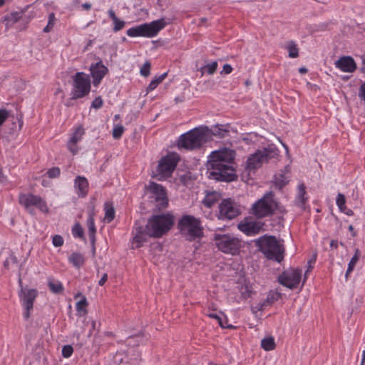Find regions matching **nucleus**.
Returning a JSON list of instances; mask_svg holds the SVG:
<instances>
[{
	"mask_svg": "<svg viewBox=\"0 0 365 365\" xmlns=\"http://www.w3.org/2000/svg\"><path fill=\"white\" fill-rule=\"evenodd\" d=\"M235 151L224 148L211 153L208 161V178L218 181L231 182L235 178L233 168Z\"/></svg>",
	"mask_w": 365,
	"mask_h": 365,
	"instance_id": "1",
	"label": "nucleus"
},
{
	"mask_svg": "<svg viewBox=\"0 0 365 365\" xmlns=\"http://www.w3.org/2000/svg\"><path fill=\"white\" fill-rule=\"evenodd\" d=\"M259 250L269 259L281 262L284 256V240L274 236L264 235L255 240Z\"/></svg>",
	"mask_w": 365,
	"mask_h": 365,
	"instance_id": "2",
	"label": "nucleus"
},
{
	"mask_svg": "<svg viewBox=\"0 0 365 365\" xmlns=\"http://www.w3.org/2000/svg\"><path fill=\"white\" fill-rule=\"evenodd\" d=\"M277 211L283 213L285 210L277 201L272 192L265 193L251 207V213L258 219L272 216Z\"/></svg>",
	"mask_w": 365,
	"mask_h": 365,
	"instance_id": "3",
	"label": "nucleus"
},
{
	"mask_svg": "<svg viewBox=\"0 0 365 365\" xmlns=\"http://www.w3.org/2000/svg\"><path fill=\"white\" fill-rule=\"evenodd\" d=\"M210 138L207 128H197L181 135L178 140V147L186 150H193L200 148Z\"/></svg>",
	"mask_w": 365,
	"mask_h": 365,
	"instance_id": "4",
	"label": "nucleus"
},
{
	"mask_svg": "<svg viewBox=\"0 0 365 365\" xmlns=\"http://www.w3.org/2000/svg\"><path fill=\"white\" fill-rule=\"evenodd\" d=\"M174 223V217L170 214L154 215L149 219L146 225V230L151 237H161Z\"/></svg>",
	"mask_w": 365,
	"mask_h": 365,
	"instance_id": "5",
	"label": "nucleus"
},
{
	"mask_svg": "<svg viewBox=\"0 0 365 365\" xmlns=\"http://www.w3.org/2000/svg\"><path fill=\"white\" fill-rule=\"evenodd\" d=\"M168 23L162 18L150 23L143 24L127 30L126 34L130 37H147L152 38L164 29Z\"/></svg>",
	"mask_w": 365,
	"mask_h": 365,
	"instance_id": "6",
	"label": "nucleus"
},
{
	"mask_svg": "<svg viewBox=\"0 0 365 365\" xmlns=\"http://www.w3.org/2000/svg\"><path fill=\"white\" fill-rule=\"evenodd\" d=\"M182 235L187 240H193L202 235V227L199 219L192 215H183L178 222Z\"/></svg>",
	"mask_w": 365,
	"mask_h": 365,
	"instance_id": "7",
	"label": "nucleus"
},
{
	"mask_svg": "<svg viewBox=\"0 0 365 365\" xmlns=\"http://www.w3.org/2000/svg\"><path fill=\"white\" fill-rule=\"evenodd\" d=\"M213 240L219 250L232 255H237L241 247L238 238L229 234H215Z\"/></svg>",
	"mask_w": 365,
	"mask_h": 365,
	"instance_id": "8",
	"label": "nucleus"
},
{
	"mask_svg": "<svg viewBox=\"0 0 365 365\" xmlns=\"http://www.w3.org/2000/svg\"><path fill=\"white\" fill-rule=\"evenodd\" d=\"M277 155V150L274 148L269 147L262 150H258L247 158L245 169L249 173L255 171L260 168L263 163L267 162Z\"/></svg>",
	"mask_w": 365,
	"mask_h": 365,
	"instance_id": "9",
	"label": "nucleus"
},
{
	"mask_svg": "<svg viewBox=\"0 0 365 365\" xmlns=\"http://www.w3.org/2000/svg\"><path fill=\"white\" fill-rule=\"evenodd\" d=\"M19 202L31 215H34V207L44 213H47L49 211V208L44 199L32 193L20 194Z\"/></svg>",
	"mask_w": 365,
	"mask_h": 365,
	"instance_id": "10",
	"label": "nucleus"
},
{
	"mask_svg": "<svg viewBox=\"0 0 365 365\" xmlns=\"http://www.w3.org/2000/svg\"><path fill=\"white\" fill-rule=\"evenodd\" d=\"M91 91V78L83 72H77L73 76L71 97L73 99L81 98L87 96Z\"/></svg>",
	"mask_w": 365,
	"mask_h": 365,
	"instance_id": "11",
	"label": "nucleus"
},
{
	"mask_svg": "<svg viewBox=\"0 0 365 365\" xmlns=\"http://www.w3.org/2000/svg\"><path fill=\"white\" fill-rule=\"evenodd\" d=\"M179 158L178 155L172 153L162 158L157 167L156 175L159 180H163L172 174L175 169Z\"/></svg>",
	"mask_w": 365,
	"mask_h": 365,
	"instance_id": "12",
	"label": "nucleus"
},
{
	"mask_svg": "<svg viewBox=\"0 0 365 365\" xmlns=\"http://www.w3.org/2000/svg\"><path fill=\"white\" fill-rule=\"evenodd\" d=\"M240 213V206L230 198L223 200L219 205V218L221 220H232Z\"/></svg>",
	"mask_w": 365,
	"mask_h": 365,
	"instance_id": "13",
	"label": "nucleus"
},
{
	"mask_svg": "<svg viewBox=\"0 0 365 365\" xmlns=\"http://www.w3.org/2000/svg\"><path fill=\"white\" fill-rule=\"evenodd\" d=\"M38 292L35 289L21 288L19 292V299L22 307H24V317L26 320L31 316V312L34 308V303L37 297Z\"/></svg>",
	"mask_w": 365,
	"mask_h": 365,
	"instance_id": "14",
	"label": "nucleus"
},
{
	"mask_svg": "<svg viewBox=\"0 0 365 365\" xmlns=\"http://www.w3.org/2000/svg\"><path fill=\"white\" fill-rule=\"evenodd\" d=\"M145 187L150 192V197L155 200L158 206L165 207L168 205L167 193L165 189L161 185L150 182Z\"/></svg>",
	"mask_w": 365,
	"mask_h": 365,
	"instance_id": "15",
	"label": "nucleus"
},
{
	"mask_svg": "<svg viewBox=\"0 0 365 365\" xmlns=\"http://www.w3.org/2000/svg\"><path fill=\"white\" fill-rule=\"evenodd\" d=\"M302 271L300 269H292L284 272L279 278L280 284L292 289L296 288L301 280Z\"/></svg>",
	"mask_w": 365,
	"mask_h": 365,
	"instance_id": "16",
	"label": "nucleus"
},
{
	"mask_svg": "<svg viewBox=\"0 0 365 365\" xmlns=\"http://www.w3.org/2000/svg\"><path fill=\"white\" fill-rule=\"evenodd\" d=\"M91 75L93 78V83L98 86L108 71V68L103 63L102 61H99L96 63H93L90 67Z\"/></svg>",
	"mask_w": 365,
	"mask_h": 365,
	"instance_id": "17",
	"label": "nucleus"
},
{
	"mask_svg": "<svg viewBox=\"0 0 365 365\" xmlns=\"http://www.w3.org/2000/svg\"><path fill=\"white\" fill-rule=\"evenodd\" d=\"M238 229L248 236H254L259 233L262 224L254 220H243L237 225Z\"/></svg>",
	"mask_w": 365,
	"mask_h": 365,
	"instance_id": "18",
	"label": "nucleus"
},
{
	"mask_svg": "<svg viewBox=\"0 0 365 365\" xmlns=\"http://www.w3.org/2000/svg\"><path fill=\"white\" fill-rule=\"evenodd\" d=\"M335 67L343 72L351 73L356 68V64L351 56H342L334 63Z\"/></svg>",
	"mask_w": 365,
	"mask_h": 365,
	"instance_id": "19",
	"label": "nucleus"
},
{
	"mask_svg": "<svg viewBox=\"0 0 365 365\" xmlns=\"http://www.w3.org/2000/svg\"><path fill=\"white\" fill-rule=\"evenodd\" d=\"M84 135V129L82 126H78L76 128L75 131L73 133L71 139L68 142L67 147L68 149L73 154H76L78 151V148L77 147V143L82 139L83 135Z\"/></svg>",
	"mask_w": 365,
	"mask_h": 365,
	"instance_id": "20",
	"label": "nucleus"
},
{
	"mask_svg": "<svg viewBox=\"0 0 365 365\" xmlns=\"http://www.w3.org/2000/svg\"><path fill=\"white\" fill-rule=\"evenodd\" d=\"M133 244L135 245V248L140 247L143 242H145L148 237V231L146 227L143 228L140 226H136L133 231Z\"/></svg>",
	"mask_w": 365,
	"mask_h": 365,
	"instance_id": "21",
	"label": "nucleus"
},
{
	"mask_svg": "<svg viewBox=\"0 0 365 365\" xmlns=\"http://www.w3.org/2000/svg\"><path fill=\"white\" fill-rule=\"evenodd\" d=\"M74 187L78 196L84 197L88 191V180L83 176H77L74 180Z\"/></svg>",
	"mask_w": 365,
	"mask_h": 365,
	"instance_id": "22",
	"label": "nucleus"
},
{
	"mask_svg": "<svg viewBox=\"0 0 365 365\" xmlns=\"http://www.w3.org/2000/svg\"><path fill=\"white\" fill-rule=\"evenodd\" d=\"M289 178L290 170L289 166H287L284 168V170H282L281 172L275 175L274 185L279 189H282L289 182Z\"/></svg>",
	"mask_w": 365,
	"mask_h": 365,
	"instance_id": "23",
	"label": "nucleus"
},
{
	"mask_svg": "<svg viewBox=\"0 0 365 365\" xmlns=\"http://www.w3.org/2000/svg\"><path fill=\"white\" fill-rule=\"evenodd\" d=\"M94 217H95V212H94V209L92 208L91 210H90L88 211V217L86 223H87V227H88V230L89 238H90V240L91 241V242H93V243L95 242V235H96V232Z\"/></svg>",
	"mask_w": 365,
	"mask_h": 365,
	"instance_id": "24",
	"label": "nucleus"
},
{
	"mask_svg": "<svg viewBox=\"0 0 365 365\" xmlns=\"http://www.w3.org/2000/svg\"><path fill=\"white\" fill-rule=\"evenodd\" d=\"M26 9H23L21 11H14L10 14L6 16L4 19V22L6 29L12 27L16 22H18L23 16Z\"/></svg>",
	"mask_w": 365,
	"mask_h": 365,
	"instance_id": "25",
	"label": "nucleus"
},
{
	"mask_svg": "<svg viewBox=\"0 0 365 365\" xmlns=\"http://www.w3.org/2000/svg\"><path fill=\"white\" fill-rule=\"evenodd\" d=\"M105 217L104 221L110 222L115 218V209L112 202H106L104 204Z\"/></svg>",
	"mask_w": 365,
	"mask_h": 365,
	"instance_id": "26",
	"label": "nucleus"
},
{
	"mask_svg": "<svg viewBox=\"0 0 365 365\" xmlns=\"http://www.w3.org/2000/svg\"><path fill=\"white\" fill-rule=\"evenodd\" d=\"M220 200V194L217 192H208L202 200V203L207 207H211Z\"/></svg>",
	"mask_w": 365,
	"mask_h": 365,
	"instance_id": "27",
	"label": "nucleus"
},
{
	"mask_svg": "<svg viewBox=\"0 0 365 365\" xmlns=\"http://www.w3.org/2000/svg\"><path fill=\"white\" fill-rule=\"evenodd\" d=\"M68 261L74 267L79 268L84 264L85 259L83 255L78 252H74L70 255L68 257Z\"/></svg>",
	"mask_w": 365,
	"mask_h": 365,
	"instance_id": "28",
	"label": "nucleus"
},
{
	"mask_svg": "<svg viewBox=\"0 0 365 365\" xmlns=\"http://www.w3.org/2000/svg\"><path fill=\"white\" fill-rule=\"evenodd\" d=\"M360 255H361V253H360L359 250L356 249L355 250V253H354V256L351 257V259H350V261L348 264L347 270L345 274V277L346 279H347L349 274L354 270L356 264H357V262L359 259Z\"/></svg>",
	"mask_w": 365,
	"mask_h": 365,
	"instance_id": "29",
	"label": "nucleus"
},
{
	"mask_svg": "<svg viewBox=\"0 0 365 365\" xmlns=\"http://www.w3.org/2000/svg\"><path fill=\"white\" fill-rule=\"evenodd\" d=\"M48 285L51 291L55 294L60 293L63 290V284L59 280L50 278L48 280Z\"/></svg>",
	"mask_w": 365,
	"mask_h": 365,
	"instance_id": "30",
	"label": "nucleus"
},
{
	"mask_svg": "<svg viewBox=\"0 0 365 365\" xmlns=\"http://www.w3.org/2000/svg\"><path fill=\"white\" fill-rule=\"evenodd\" d=\"M285 48L289 52L288 56L289 58H295L299 56V48L294 41H290L287 42Z\"/></svg>",
	"mask_w": 365,
	"mask_h": 365,
	"instance_id": "31",
	"label": "nucleus"
},
{
	"mask_svg": "<svg viewBox=\"0 0 365 365\" xmlns=\"http://www.w3.org/2000/svg\"><path fill=\"white\" fill-rule=\"evenodd\" d=\"M261 346L265 351H272L274 349L276 346L274 339L272 336L264 338L261 341Z\"/></svg>",
	"mask_w": 365,
	"mask_h": 365,
	"instance_id": "32",
	"label": "nucleus"
},
{
	"mask_svg": "<svg viewBox=\"0 0 365 365\" xmlns=\"http://www.w3.org/2000/svg\"><path fill=\"white\" fill-rule=\"evenodd\" d=\"M212 133L213 135H217L220 138L226 137L229 134L228 125H217L213 128Z\"/></svg>",
	"mask_w": 365,
	"mask_h": 365,
	"instance_id": "33",
	"label": "nucleus"
},
{
	"mask_svg": "<svg viewBox=\"0 0 365 365\" xmlns=\"http://www.w3.org/2000/svg\"><path fill=\"white\" fill-rule=\"evenodd\" d=\"M217 69V62L213 61L212 63H207L202 66L200 68V71L202 72V74L207 73L208 75H212L214 74Z\"/></svg>",
	"mask_w": 365,
	"mask_h": 365,
	"instance_id": "34",
	"label": "nucleus"
},
{
	"mask_svg": "<svg viewBox=\"0 0 365 365\" xmlns=\"http://www.w3.org/2000/svg\"><path fill=\"white\" fill-rule=\"evenodd\" d=\"M336 205L338 206L339 209L343 212H345L346 214L347 215H350L349 212H351V210H348L347 212H346V198H345V196L341 194V193H339L336 196Z\"/></svg>",
	"mask_w": 365,
	"mask_h": 365,
	"instance_id": "35",
	"label": "nucleus"
},
{
	"mask_svg": "<svg viewBox=\"0 0 365 365\" xmlns=\"http://www.w3.org/2000/svg\"><path fill=\"white\" fill-rule=\"evenodd\" d=\"M88 302L86 297H83L82 299L76 303V311L81 314H85L86 313V307Z\"/></svg>",
	"mask_w": 365,
	"mask_h": 365,
	"instance_id": "36",
	"label": "nucleus"
},
{
	"mask_svg": "<svg viewBox=\"0 0 365 365\" xmlns=\"http://www.w3.org/2000/svg\"><path fill=\"white\" fill-rule=\"evenodd\" d=\"M306 194L305 191V186L302 184L298 187V194H297V203L299 205L302 206L305 203L306 199L304 197V195Z\"/></svg>",
	"mask_w": 365,
	"mask_h": 365,
	"instance_id": "37",
	"label": "nucleus"
},
{
	"mask_svg": "<svg viewBox=\"0 0 365 365\" xmlns=\"http://www.w3.org/2000/svg\"><path fill=\"white\" fill-rule=\"evenodd\" d=\"M272 303V301L269 299V297H267L265 300L263 302H260L257 303L255 305L252 306V310L253 312H257L259 311L263 310L264 307Z\"/></svg>",
	"mask_w": 365,
	"mask_h": 365,
	"instance_id": "38",
	"label": "nucleus"
},
{
	"mask_svg": "<svg viewBox=\"0 0 365 365\" xmlns=\"http://www.w3.org/2000/svg\"><path fill=\"white\" fill-rule=\"evenodd\" d=\"M207 316L210 318L215 319L218 322L219 325L222 328H234V327L231 324H225L222 320V317L216 313H210L207 314Z\"/></svg>",
	"mask_w": 365,
	"mask_h": 365,
	"instance_id": "39",
	"label": "nucleus"
},
{
	"mask_svg": "<svg viewBox=\"0 0 365 365\" xmlns=\"http://www.w3.org/2000/svg\"><path fill=\"white\" fill-rule=\"evenodd\" d=\"M56 21V19L55 14L53 13H51L48 16V24L46 26V27L43 29V31L45 33L50 32L52 30V29L53 28Z\"/></svg>",
	"mask_w": 365,
	"mask_h": 365,
	"instance_id": "40",
	"label": "nucleus"
},
{
	"mask_svg": "<svg viewBox=\"0 0 365 365\" xmlns=\"http://www.w3.org/2000/svg\"><path fill=\"white\" fill-rule=\"evenodd\" d=\"M72 235L76 238L83 237V230L79 223H76L72 228Z\"/></svg>",
	"mask_w": 365,
	"mask_h": 365,
	"instance_id": "41",
	"label": "nucleus"
},
{
	"mask_svg": "<svg viewBox=\"0 0 365 365\" xmlns=\"http://www.w3.org/2000/svg\"><path fill=\"white\" fill-rule=\"evenodd\" d=\"M124 132V128L121 125H115L113 129V137L114 139H119Z\"/></svg>",
	"mask_w": 365,
	"mask_h": 365,
	"instance_id": "42",
	"label": "nucleus"
},
{
	"mask_svg": "<svg viewBox=\"0 0 365 365\" xmlns=\"http://www.w3.org/2000/svg\"><path fill=\"white\" fill-rule=\"evenodd\" d=\"M241 296L243 299H247L250 296V290L249 287L246 284H242L239 287Z\"/></svg>",
	"mask_w": 365,
	"mask_h": 365,
	"instance_id": "43",
	"label": "nucleus"
},
{
	"mask_svg": "<svg viewBox=\"0 0 365 365\" xmlns=\"http://www.w3.org/2000/svg\"><path fill=\"white\" fill-rule=\"evenodd\" d=\"M73 352V349L71 345H65L62 348V355L65 358L70 357Z\"/></svg>",
	"mask_w": 365,
	"mask_h": 365,
	"instance_id": "44",
	"label": "nucleus"
},
{
	"mask_svg": "<svg viewBox=\"0 0 365 365\" xmlns=\"http://www.w3.org/2000/svg\"><path fill=\"white\" fill-rule=\"evenodd\" d=\"M113 22L114 24L113 29L115 32H117V31L123 29L125 24L124 21L120 20L118 18L116 20L113 21Z\"/></svg>",
	"mask_w": 365,
	"mask_h": 365,
	"instance_id": "45",
	"label": "nucleus"
},
{
	"mask_svg": "<svg viewBox=\"0 0 365 365\" xmlns=\"http://www.w3.org/2000/svg\"><path fill=\"white\" fill-rule=\"evenodd\" d=\"M60 169L57 167H53L49 169L47 172V175L50 178H58L60 175Z\"/></svg>",
	"mask_w": 365,
	"mask_h": 365,
	"instance_id": "46",
	"label": "nucleus"
},
{
	"mask_svg": "<svg viewBox=\"0 0 365 365\" xmlns=\"http://www.w3.org/2000/svg\"><path fill=\"white\" fill-rule=\"evenodd\" d=\"M150 63L146 61L140 68V74L143 76H148L150 75Z\"/></svg>",
	"mask_w": 365,
	"mask_h": 365,
	"instance_id": "47",
	"label": "nucleus"
},
{
	"mask_svg": "<svg viewBox=\"0 0 365 365\" xmlns=\"http://www.w3.org/2000/svg\"><path fill=\"white\" fill-rule=\"evenodd\" d=\"M63 239L61 235H56L53 237L52 243L54 247H61L63 245Z\"/></svg>",
	"mask_w": 365,
	"mask_h": 365,
	"instance_id": "48",
	"label": "nucleus"
},
{
	"mask_svg": "<svg viewBox=\"0 0 365 365\" xmlns=\"http://www.w3.org/2000/svg\"><path fill=\"white\" fill-rule=\"evenodd\" d=\"M161 83V81L159 80L158 77H155L148 85V91H153L155 88H157V86Z\"/></svg>",
	"mask_w": 365,
	"mask_h": 365,
	"instance_id": "49",
	"label": "nucleus"
},
{
	"mask_svg": "<svg viewBox=\"0 0 365 365\" xmlns=\"http://www.w3.org/2000/svg\"><path fill=\"white\" fill-rule=\"evenodd\" d=\"M103 103V102L102 98L100 96H98L93 101L91 107L96 109H98L102 107Z\"/></svg>",
	"mask_w": 365,
	"mask_h": 365,
	"instance_id": "50",
	"label": "nucleus"
},
{
	"mask_svg": "<svg viewBox=\"0 0 365 365\" xmlns=\"http://www.w3.org/2000/svg\"><path fill=\"white\" fill-rule=\"evenodd\" d=\"M8 117L9 113L6 110H0V125L4 123V122L7 119Z\"/></svg>",
	"mask_w": 365,
	"mask_h": 365,
	"instance_id": "51",
	"label": "nucleus"
},
{
	"mask_svg": "<svg viewBox=\"0 0 365 365\" xmlns=\"http://www.w3.org/2000/svg\"><path fill=\"white\" fill-rule=\"evenodd\" d=\"M232 71V67L230 64H225L223 66L222 70L221 71V74H230Z\"/></svg>",
	"mask_w": 365,
	"mask_h": 365,
	"instance_id": "52",
	"label": "nucleus"
},
{
	"mask_svg": "<svg viewBox=\"0 0 365 365\" xmlns=\"http://www.w3.org/2000/svg\"><path fill=\"white\" fill-rule=\"evenodd\" d=\"M359 96L365 102V82L359 88Z\"/></svg>",
	"mask_w": 365,
	"mask_h": 365,
	"instance_id": "53",
	"label": "nucleus"
},
{
	"mask_svg": "<svg viewBox=\"0 0 365 365\" xmlns=\"http://www.w3.org/2000/svg\"><path fill=\"white\" fill-rule=\"evenodd\" d=\"M108 279V274L106 273H104L102 276V277L100 279V280L98 281V284L100 286H103L104 285V284L106 283V282L107 281Z\"/></svg>",
	"mask_w": 365,
	"mask_h": 365,
	"instance_id": "54",
	"label": "nucleus"
},
{
	"mask_svg": "<svg viewBox=\"0 0 365 365\" xmlns=\"http://www.w3.org/2000/svg\"><path fill=\"white\" fill-rule=\"evenodd\" d=\"M108 13L109 17L112 19L113 21L118 19V17L116 16V15L115 14V11L113 9H109Z\"/></svg>",
	"mask_w": 365,
	"mask_h": 365,
	"instance_id": "55",
	"label": "nucleus"
},
{
	"mask_svg": "<svg viewBox=\"0 0 365 365\" xmlns=\"http://www.w3.org/2000/svg\"><path fill=\"white\" fill-rule=\"evenodd\" d=\"M330 247L331 249H337L338 247V241L336 240H331L330 242Z\"/></svg>",
	"mask_w": 365,
	"mask_h": 365,
	"instance_id": "56",
	"label": "nucleus"
},
{
	"mask_svg": "<svg viewBox=\"0 0 365 365\" xmlns=\"http://www.w3.org/2000/svg\"><path fill=\"white\" fill-rule=\"evenodd\" d=\"M82 7L84 9H86V10H88L91 9V4H89V3H85L83 4H82Z\"/></svg>",
	"mask_w": 365,
	"mask_h": 365,
	"instance_id": "57",
	"label": "nucleus"
},
{
	"mask_svg": "<svg viewBox=\"0 0 365 365\" xmlns=\"http://www.w3.org/2000/svg\"><path fill=\"white\" fill-rule=\"evenodd\" d=\"M167 76V73H163L160 76H158L159 80L162 82Z\"/></svg>",
	"mask_w": 365,
	"mask_h": 365,
	"instance_id": "58",
	"label": "nucleus"
},
{
	"mask_svg": "<svg viewBox=\"0 0 365 365\" xmlns=\"http://www.w3.org/2000/svg\"><path fill=\"white\" fill-rule=\"evenodd\" d=\"M167 76V73H163L160 76H158L159 80L162 82Z\"/></svg>",
	"mask_w": 365,
	"mask_h": 365,
	"instance_id": "59",
	"label": "nucleus"
},
{
	"mask_svg": "<svg viewBox=\"0 0 365 365\" xmlns=\"http://www.w3.org/2000/svg\"><path fill=\"white\" fill-rule=\"evenodd\" d=\"M5 177L3 175L1 170H0V182H4L5 181Z\"/></svg>",
	"mask_w": 365,
	"mask_h": 365,
	"instance_id": "60",
	"label": "nucleus"
},
{
	"mask_svg": "<svg viewBox=\"0 0 365 365\" xmlns=\"http://www.w3.org/2000/svg\"><path fill=\"white\" fill-rule=\"evenodd\" d=\"M299 71L301 73H305L307 71V69L306 68L302 67L299 68Z\"/></svg>",
	"mask_w": 365,
	"mask_h": 365,
	"instance_id": "61",
	"label": "nucleus"
},
{
	"mask_svg": "<svg viewBox=\"0 0 365 365\" xmlns=\"http://www.w3.org/2000/svg\"><path fill=\"white\" fill-rule=\"evenodd\" d=\"M365 362V350L362 351L361 361V363L364 364Z\"/></svg>",
	"mask_w": 365,
	"mask_h": 365,
	"instance_id": "62",
	"label": "nucleus"
},
{
	"mask_svg": "<svg viewBox=\"0 0 365 365\" xmlns=\"http://www.w3.org/2000/svg\"><path fill=\"white\" fill-rule=\"evenodd\" d=\"M349 231L352 232V235L353 236L356 235L355 232H354V227L352 225H349Z\"/></svg>",
	"mask_w": 365,
	"mask_h": 365,
	"instance_id": "63",
	"label": "nucleus"
},
{
	"mask_svg": "<svg viewBox=\"0 0 365 365\" xmlns=\"http://www.w3.org/2000/svg\"><path fill=\"white\" fill-rule=\"evenodd\" d=\"M362 64H363L362 70H363L364 72H365V56L362 59Z\"/></svg>",
	"mask_w": 365,
	"mask_h": 365,
	"instance_id": "64",
	"label": "nucleus"
}]
</instances>
